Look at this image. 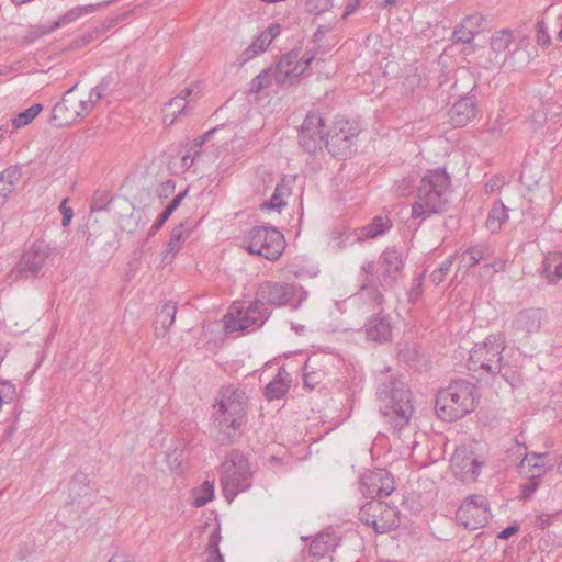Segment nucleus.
Listing matches in <instances>:
<instances>
[{"label": "nucleus", "mask_w": 562, "mask_h": 562, "mask_svg": "<svg viewBox=\"0 0 562 562\" xmlns=\"http://www.w3.org/2000/svg\"><path fill=\"white\" fill-rule=\"evenodd\" d=\"M487 251V248L483 246H473L467 248V250L461 255V260L463 262L468 261L469 267H474L477 265L481 260L484 259L485 252Z\"/></svg>", "instance_id": "43"}, {"label": "nucleus", "mask_w": 562, "mask_h": 562, "mask_svg": "<svg viewBox=\"0 0 562 562\" xmlns=\"http://www.w3.org/2000/svg\"><path fill=\"white\" fill-rule=\"evenodd\" d=\"M331 7V0H307L305 3L306 11L318 15L326 12Z\"/></svg>", "instance_id": "51"}, {"label": "nucleus", "mask_w": 562, "mask_h": 562, "mask_svg": "<svg viewBox=\"0 0 562 562\" xmlns=\"http://www.w3.org/2000/svg\"><path fill=\"white\" fill-rule=\"evenodd\" d=\"M476 387L465 380L451 382L438 392L435 411L442 420L452 422L471 413L476 404Z\"/></svg>", "instance_id": "4"}, {"label": "nucleus", "mask_w": 562, "mask_h": 562, "mask_svg": "<svg viewBox=\"0 0 562 562\" xmlns=\"http://www.w3.org/2000/svg\"><path fill=\"white\" fill-rule=\"evenodd\" d=\"M548 313L543 308H525L513 317L510 324L512 336L520 341L538 333L541 326L547 323Z\"/></svg>", "instance_id": "16"}, {"label": "nucleus", "mask_w": 562, "mask_h": 562, "mask_svg": "<svg viewBox=\"0 0 562 562\" xmlns=\"http://www.w3.org/2000/svg\"><path fill=\"white\" fill-rule=\"evenodd\" d=\"M490 518L487 499L483 495H470L461 503L456 513L457 521L469 530L483 528Z\"/></svg>", "instance_id": "15"}, {"label": "nucleus", "mask_w": 562, "mask_h": 562, "mask_svg": "<svg viewBox=\"0 0 562 562\" xmlns=\"http://www.w3.org/2000/svg\"><path fill=\"white\" fill-rule=\"evenodd\" d=\"M543 277L549 283L554 284L562 279V252H549L542 262Z\"/></svg>", "instance_id": "29"}, {"label": "nucleus", "mask_w": 562, "mask_h": 562, "mask_svg": "<svg viewBox=\"0 0 562 562\" xmlns=\"http://www.w3.org/2000/svg\"><path fill=\"white\" fill-rule=\"evenodd\" d=\"M359 519L376 533H385L398 527V509L387 503L372 499L359 509Z\"/></svg>", "instance_id": "11"}, {"label": "nucleus", "mask_w": 562, "mask_h": 562, "mask_svg": "<svg viewBox=\"0 0 562 562\" xmlns=\"http://www.w3.org/2000/svg\"><path fill=\"white\" fill-rule=\"evenodd\" d=\"M380 267L384 279L395 280L402 267V258L397 250L386 249L380 256Z\"/></svg>", "instance_id": "30"}, {"label": "nucleus", "mask_w": 562, "mask_h": 562, "mask_svg": "<svg viewBox=\"0 0 562 562\" xmlns=\"http://www.w3.org/2000/svg\"><path fill=\"white\" fill-rule=\"evenodd\" d=\"M452 470L456 476L463 482L475 481L481 473L483 462L473 452H456L452 457Z\"/></svg>", "instance_id": "20"}, {"label": "nucleus", "mask_w": 562, "mask_h": 562, "mask_svg": "<svg viewBox=\"0 0 562 562\" xmlns=\"http://www.w3.org/2000/svg\"><path fill=\"white\" fill-rule=\"evenodd\" d=\"M68 201H69V199L65 198L59 205V210L63 214V218H61L63 226H67L74 216L72 209L67 206Z\"/></svg>", "instance_id": "55"}, {"label": "nucleus", "mask_w": 562, "mask_h": 562, "mask_svg": "<svg viewBox=\"0 0 562 562\" xmlns=\"http://www.w3.org/2000/svg\"><path fill=\"white\" fill-rule=\"evenodd\" d=\"M284 370H279L278 374L265 387V396L268 401L282 398L290 389V380Z\"/></svg>", "instance_id": "32"}, {"label": "nucleus", "mask_w": 562, "mask_h": 562, "mask_svg": "<svg viewBox=\"0 0 562 562\" xmlns=\"http://www.w3.org/2000/svg\"><path fill=\"white\" fill-rule=\"evenodd\" d=\"M416 176L408 175L403 179L395 182V191L401 196H409L413 193L415 187Z\"/></svg>", "instance_id": "46"}, {"label": "nucleus", "mask_w": 562, "mask_h": 562, "mask_svg": "<svg viewBox=\"0 0 562 562\" xmlns=\"http://www.w3.org/2000/svg\"><path fill=\"white\" fill-rule=\"evenodd\" d=\"M243 243L251 255L274 261L285 249L283 234L272 226H255L245 233Z\"/></svg>", "instance_id": "8"}, {"label": "nucleus", "mask_w": 562, "mask_h": 562, "mask_svg": "<svg viewBox=\"0 0 562 562\" xmlns=\"http://www.w3.org/2000/svg\"><path fill=\"white\" fill-rule=\"evenodd\" d=\"M360 4V0H348L345 8L342 19H347L348 15L352 14Z\"/></svg>", "instance_id": "59"}, {"label": "nucleus", "mask_w": 562, "mask_h": 562, "mask_svg": "<svg viewBox=\"0 0 562 562\" xmlns=\"http://www.w3.org/2000/svg\"><path fill=\"white\" fill-rule=\"evenodd\" d=\"M289 192L284 181L277 183L271 198L262 204V209L281 211L286 203L283 200L285 193Z\"/></svg>", "instance_id": "38"}, {"label": "nucleus", "mask_w": 562, "mask_h": 562, "mask_svg": "<svg viewBox=\"0 0 562 562\" xmlns=\"http://www.w3.org/2000/svg\"><path fill=\"white\" fill-rule=\"evenodd\" d=\"M248 398L239 387L226 385L221 387L214 404L213 423L217 429L216 441L222 445L234 442L245 424Z\"/></svg>", "instance_id": "2"}, {"label": "nucleus", "mask_w": 562, "mask_h": 562, "mask_svg": "<svg viewBox=\"0 0 562 562\" xmlns=\"http://www.w3.org/2000/svg\"><path fill=\"white\" fill-rule=\"evenodd\" d=\"M42 110H43L42 104H40V103L33 104L32 106H30L26 110L19 113L12 120L13 126L15 128H21V127L29 125L42 112Z\"/></svg>", "instance_id": "39"}, {"label": "nucleus", "mask_w": 562, "mask_h": 562, "mask_svg": "<svg viewBox=\"0 0 562 562\" xmlns=\"http://www.w3.org/2000/svg\"><path fill=\"white\" fill-rule=\"evenodd\" d=\"M194 159L195 157L191 158L190 155H184L182 157V165L186 167H190L193 164Z\"/></svg>", "instance_id": "63"}, {"label": "nucleus", "mask_w": 562, "mask_h": 562, "mask_svg": "<svg viewBox=\"0 0 562 562\" xmlns=\"http://www.w3.org/2000/svg\"><path fill=\"white\" fill-rule=\"evenodd\" d=\"M214 497V485L210 481L203 482L201 485V495H198L194 501L193 505L195 507H202L205 504H207L210 501H212Z\"/></svg>", "instance_id": "45"}, {"label": "nucleus", "mask_w": 562, "mask_h": 562, "mask_svg": "<svg viewBox=\"0 0 562 562\" xmlns=\"http://www.w3.org/2000/svg\"><path fill=\"white\" fill-rule=\"evenodd\" d=\"M75 88L76 86L66 91L61 101L56 103L52 110L50 123L57 127L69 125L81 116V112L77 109V100L71 98Z\"/></svg>", "instance_id": "19"}, {"label": "nucleus", "mask_w": 562, "mask_h": 562, "mask_svg": "<svg viewBox=\"0 0 562 562\" xmlns=\"http://www.w3.org/2000/svg\"><path fill=\"white\" fill-rule=\"evenodd\" d=\"M92 11V7H77L68 11L59 21L55 23V27H59L61 24L70 23L83 14Z\"/></svg>", "instance_id": "48"}, {"label": "nucleus", "mask_w": 562, "mask_h": 562, "mask_svg": "<svg viewBox=\"0 0 562 562\" xmlns=\"http://www.w3.org/2000/svg\"><path fill=\"white\" fill-rule=\"evenodd\" d=\"M516 446L517 451L519 452L520 449L525 450L524 457L518 464L519 468L527 467V476L528 477H536L541 479L549 471L552 470L553 464L549 462L548 460V453H538V452H526L527 447L525 443H520L516 439Z\"/></svg>", "instance_id": "21"}, {"label": "nucleus", "mask_w": 562, "mask_h": 562, "mask_svg": "<svg viewBox=\"0 0 562 562\" xmlns=\"http://www.w3.org/2000/svg\"><path fill=\"white\" fill-rule=\"evenodd\" d=\"M50 255V248L45 241L37 240L26 249L8 273V278L12 282L26 279L40 278L42 270Z\"/></svg>", "instance_id": "10"}, {"label": "nucleus", "mask_w": 562, "mask_h": 562, "mask_svg": "<svg viewBox=\"0 0 562 562\" xmlns=\"http://www.w3.org/2000/svg\"><path fill=\"white\" fill-rule=\"evenodd\" d=\"M271 316L267 306H261L255 299L247 307L233 305L225 315V330L252 331L260 328Z\"/></svg>", "instance_id": "9"}, {"label": "nucleus", "mask_w": 562, "mask_h": 562, "mask_svg": "<svg viewBox=\"0 0 562 562\" xmlns=\"http://www.w3.org/2000/svg\"><path fill=\"white\" fill-rule=\"evenodd\" d=\"M327 128L325 119L317 112H310L299 128V145L310 155L323 151Z\"/></svg>", "instance_id": "14"}, {"label": "nucleus", "mask_w": 562, "mask_h": 562, "mask_svg": "<svg viewBox=\"0 0 562 562\" xmlns=\"http://www.w3.org/2000/svg\"><path fill=\"white\" fill-rule=\"evenodd\" d=\"M280 25L271 24L237 57V64L241 67L259 54L263 53L273 40L280 35Z\"/></svg>", "instance_id": "22"}, {"label": "nucleus", "mask_w": 562, "mask_h": 562, "mask_svg": "<svg viewBox=\"0 0 562 562\" xmlns=\"http://www.w3.org/2000/svg\"><path fill=\"white\" fill-rule=\"evenodd\" d=\"M108 562H128L121 555H113Z\"/></svg>", "instance_id": "64"}, {"label": "nucleus", "mask_w": 562, "mask_h": 562, "mask_svg": "<svg viewBox=\"0 0 562 562\" xmlns=\"http://www.w3.org/2000/svg\"><path fill=\"white\" fill-rule=\"evenodd\" d=\"M269 77H273L271 67L262 70L258 76H256L251 80V82L249 85L248 93L255 94V93L260 92L263 88L267 87V83L263 82V79H267Z\"/></svg>", "instance_id": "47"}, {"label": "nucleus", "mask_w": 562, "mask_h": 562, "mask_svg": "<svg viewBox=\"0 0 562 562\" xmlns=\"http://www.w3.org/2000/svg\"><path fill=\"white\" fill-rule=\"evenodd\" d=\"M518 530H519L518 525H509L498 533V538L503 539V540L509 539L512 536L517 533Z\"/></svg>", "instance_id": "57"}, {"label": "nucleus", "mask_w": 562, "mask_h": 562, "mask_svg": "<svg viewBox=\"0 0 562 562\" xmlns=\"http://www.w3.org/2000/svg\"><path fill=\"white\" fill-rule=\"evenodd\" d=\"M333 367V358L328 355L314 353L308 357L304 364V386L315 389L326 379Z\"/></svg>", "instance_id": "18"}, {"label": "nucleus", "mask_w": 562, "mask_h": 562, "mask_svg": "<svg viewBox=\"0 0 562 562\" xmlns=\"http://www.w3.org/2000/svg\"><path fill=\"white\" fill-rule=\"evenodd\" d=\"M178 207L175 206L171 202H169V204L166 206V209L164 210V214L166 215V217H170L171 214L177 210Z\"/></svg>", "instance_id": "62"}, {"label": "nucleus", "mask_w": 562, "mask_h": 562, "mask_svg": "<svg viewBox=\"0 0 562 562\" xmlns=\"http://www.w3.org/2000/svg\"><path fill=\"white\" fill-rule=\"evenodd\" d=\"M89 482V477L86 473L77 472L74 474L69 483V493L72 503H75L79 497L88 494Z\"/></svg>", "instance_id": "36"}, {"label": "nucleus", "mask_w": 562, "mask_h": 562, "mask_svg": "<svg viewBox=\"0 0 562 562\" xmlns=\"http://www.w3.org/2000/svg\"><path fill=\"white\" fill-rule=\"evenodd\" d=\"M337 546L338 539L334 533L321 532L310 543V553L313 557L321 559L330 551H334Z\"/></svg>", "instance_id": "31"}, {"label": "nucleus", "mask_w": 562, "mask_h": 562, "mask_svg": "<svg viewBox=\"0 0 562 562\" xmlns=\"http://www.w3.org/2000/svg\"><path fill=\"white\" fill-rule=\"evenodd\" d=\"M507 211V207L501 201L493 204L486 218V227L491 233L495 234L499 232L502 225L508 218Z\"/></svg>", "instance_id": "33"}, {"label": "nucleus", "mask_w": 562, "mask_h": 562, "mask_svg": "<svg viewBox=\"0 0 562 562\" xmlns=\"http://www.w3.org/2000/svg\"><path fill=\"white\" fill-rule=\"evenodd\" d=\"M358 240H362V235H359L358 232H351L349 229L338 231L333 237V241L335 243V247L337 249H342L347 245H352Z\"/></svg>", "instance_id": "42"}, {"label": "nucleus", "mask_w": 562, "mask_h": 562, "mask_svg": "<svg viewBox=\"0 0 562 562\" xmlns=\"http://www.w3.org/2000/svg\"><path fill=\"white\" fill-rule=\"evenodd\" d=\"M374 270H375V265L373 261H368V262L363 263L361 267V271L363 273V279L366 277H370L372 280H374L373 279Z\"/></svg>", "instance_id": "60"}, {"label": "nucleus", "mask_w": 562, "mask_h": 562, "mask_svg": "<svg viewBox=\"0 0 562 562\" xmlns=\"http://www.w3.org/2000/svg\"><path fill=\"white\" fill-rule=\"evenodd\" d=\"M307 295L301 285L286 282L265 281L256 290V300L261 306H290L292 310H297Z\"/></svg>", "instance_id": "7"}, {"label": "nucleus", "mask_w": 562, "mask_h": 562, "mask_svg": "<svg viewBox=\"0 0 562 562\" xmlns=\"http://www.w3.org/2000/svg\"><path fill=\"white\" fill-rule=\"evenodd\" d=\"M177 314L175 302H166L157 314L156 330H162V335L173 324Z\"/></svg>", "instance_id": "35"}, {"label": "nucleus", "mask_w": 562, "mask_h": 562, "mask_svg": "<svg viewBox=\"0 0 562 562\" xmlns=\"http://www.w3.org/2000/svg\"><path fill=\"white\" fill-rule=\"evenodd\" d=\"M187 191L188 190H184L180 193H178L170 202L175 205V206H179L182 202V200L184 199L186 194H187Z\"/></svg>", "instance_id": "61"}, {"label": "nucleus", "mask_w": 562, "mask_h": 562, "mask_svg": "<svg viewBox=\"0 0 562 562\" xmlns=\"http://www.w3.org/2000/svg\"><path fill=\"white\" fill-rule=\"evenodd\" d=\"M537 30V44L542 47H548L551 45V37L548 32V26L543 20H540L536 24Z\"/></svg>", "instance_id": "52"}, {"label": "nucleus", "mask_w": 562, "mask_h": 562, "mask_svg": "<svg viewBox=\"0 0 562 562\" xmlns=\"http://www.w3.org/2000/svg\"><path fill=\"white\" fill-rule=\"evenodd\" d=\"M169 217H166L164 213L159 215L157 221L151 225L148 231V237H153L157 234V232L164 226V224L168 221Z\"/></svg>", "instance_id": "56"}, {"label": "nucleus", "mask_w": 562, "mask_h": 562, "mask_svg": "<svg viewBox=\"0 0 562 562\" xmlns=\"http://www.w3.org/2000/svg\"><path fill=\"white\" fill-rule=\"evenodd\" d=\"M184 225L180 223L173 227L170 232L169 241L167 244L166 252L172 255V257L180 250L181 245L184 240Z\"/></svg>", "instance_id": "41"}, {"label": "nucleus", "mask_w": 562, "mask_h": 562, "mask_svg": "<svg viewBox=\"0 0 562 562\" xmlns=\"http://www.w3.org/2000/svg\"><path fill=\"white\" fill-rule=\"evenodd\" d=\"M315 58L312 52L301 54L300 50H291L283 55L274 68L272 75L276 83L280 87H291L305 72Z\"/></svg>", "instance_id": "12"}, {"label": "nucleus", "mask_w": 562, "mask_h": 562, "mask_svg": "<svg viewBox=\"0 0 562 562\" xmlns=\"http://www.w3.org/2000/svg\"><path fill=\"white\" fill-rule=\"evenodd\" d=\"M484 16L481 13H473L464 18L452 33L453 42L470 44L475 35L484 29Z\"/></svg>", "instance_id": "25"}, {"label": "nucleus", "mask_w": 562, "mask_h": 562, "mask_svg": "<svg viewBox=\"0 0 562 562\" xmlns=\"http://www.w3.org/2000/svg\"><path fill=\"white\" fill-rule=\"evenodd\" d=\"M176 189V182L173 180H167L162 182L157 190V194L160 199H167Z\"/></svg>", "instance_id": "54"}, {"label": "nucleus", "mask_w": 562, "mask_h": 562, "mask_svg": "<svg viewBox=\"0 0 562 562\" xmlns=\"http://www.w3.org/2000/svg\"><path fill=\"white\" fill-rule=\"evenodd\" d=\"M376 382L380 413L394 430L401 431L408 425L414 413L412 392L390 368L376 375Z\"/></svg>", "instance_id": "1"}, {"label": "nucleus", "mask_w": 562, "mask_h": 562, "mask_svg": "<svg viewBox=\"0 0 562 562\" xmlns=\"http://www.w3.org/2000/svg\"><path fill=\"white\" fill-rule=\"evenodd\" d=\"M356 301H362L370 310H376L384 304V295L378 284L370 277L362 280L359 291L352 296Z\"/></svg>", "instance_id": "26"}, {"label": "nucleus", "mask_w": 562, "mask_h": 562, "mask_svg": "<svg viewBox=\"0 0 562 562\" xmlns=\"http://www.w3.org/2000/svg\"><path fill=\"white\" fill-rule=\"evenodd\" d=\"M513 42V33L509 30H502L496 32L491 37V48L495 53H503L507 50Z\"/></svg>", "instance_id": "40"}, {"label": "nucleus", "mask_w": 562, "mask_h": 562, "mask_svg": "<svg viewBox=\"0 0 562 562\" xmlns=\"http://www.w3.org/2000/svg\"><path fill=\"white\" fill-rule=\"evenodd\" d=\"M391 228V221L387 217L376 216L373 221L359 229V235L363 238H375L383 235Z\"/></svg>", "instance_id": "34"}, {"label": "nucleus", "mask_w": 562, "mask_h": 562, "mask_svg": "<svg viewBox=\"0 0 562 562\" xmlns=\"http://www.w3.org/2000/svg\"><path fill=\"white\" fill-rule=\"evenodd\" d=\"M359 128L346 119H337L327 130L325 148L335 157H347L352 153Z\"/></svg>", "instance_id": "13"}, {"label": "nucleus", "mask_w": 562, "mask_h": 562, "mask_svg": "<svg viewBox=\"0 0 562 562\" xmlns=\"http://www.w3.org/2000/svg\"><path fill=\"white\" fill-rule=\"evenodd\" d=\"M221 485L228 503L252 485V472L248 460L239 452L232 451L222 463Z\"/></svg>", "instance_id": "6"}, {"label": "nucleus", "mask_w": 562, "mask_h": 562, "mask_svg": "<svg viewBox=\"0 0 562 562\" xmlns=\"http://www.w3.org/2000/svg\"><path fill=\"white\" fill-rule=\"evenodd\" d=\"M192 94V88H184L178 95L172 98L164 108L166 124H172L175 120L186 113L188 98Z\"/></svg>", "instance_id": "28"}, {"label": "nucleus", "mask_w": 562, "mask_h": 562, "mask_svg": "<svg viewBox=\"0 0 562 562\" xmlns=\"http://www.w3.org/2000/svg\"><path fill=\"white\" fill-rule=\"evenodd\" d=\"M111 81L112 80L110 76L104 77L94 88L91 89L89 98L94 104L105 95Z\"/></svg>", "instance_id": "49"}, {"label": "nucleus", "mask_w": 562, "mask_h": 562, "mask_svg": "<svg viewBox=\"0 0 562 562\" xmlns=\"http://www.w3.org/2000/svg\"><path fill=\"white\" fill-rule=\"evenodd\" d=\"M363 328L367 340L375 344H384L392 337L391 318L381 313L371 316Z\"/></svg>", "instance_id": "23"}, {"label": "nucleus", "mask_w": 562, "mask_h": 562, "mask_svg": "<svg viewBox=\"0 0 562 562\" xmlns=\"http://www.w3.org/2000/svg\"><path fill=\"white\" fill-rule=\"evenodd\" d=\"M451 179L445 168L429 169L416 189L411 217L424 222L449 207Z\"/></svg>", "instance_id": "3"}, {"label": "nucleus", "mask_w": 562, "mask_h": 562, "mask_svg": "<svg viewBox=\"0 0 562 562\" xmlns=\"http://www.w3.org/2000/svg\"><path fill=\"white\" fill-rule=\"evenodd\" d=\"M394 488V479L385 470L369 471L361 476V492L366 497H386Z\"/></svg>", "instance_id": "17"}, {"label": "nucleus", "mask_w": 562, "mask_h": 562, "mask_svg": "<svg viewBox=\"0 0 562 562\" xmlns=\"http://www.w3.org/2000/svg\"><path fill=\"white\" fill-rule=\"evenodd\" d=\"M424 273L415 277L412 280L411 288L408 291V301L411 303H416L423 294V284H424Z\"/></svg>", "instance_id": "50"}, {"label": "nucleus", "mask_w": 562, "mask_h": 562, "mask_svg": "<svg viewBox=\"0 0 562 562\" xmlns=\"http://www.w3.org/2000/svg\"><path fill=\"white\" fill-rule=\"evenodd\" d=\"M21 177L22 171L18 166H10L0 173V207L8 202Z\"/></svg>", "instance_id": "27"}, {"label": "nucleus", "mask_w": 562, "mask_h": 562, "mask_svg": "<svg viewBox=\"0 0 562 562\" xmlns=\"http://www.w3.org/2000/svg\"><path fill=\"white\" fill-rule=\"evenodd\" d=\"M476 112L477 109L474 97H463L449 110V122L453 127H463L474 120Z\"/></svg>", "instance_id": "24"}, {"label": "nucleus", "mask_w": 562, "mask_h": 562, "mask_svg": "<svg viewBox=\"0 0 562 562\" xmlns=\"http://www.w3.org/2000/svg\"><path fill=\"white\" fill-rule=\"evenodd\" d=\"M453 259H454V256H450V257L446 258L439 265V267L430 273L431 282H434L435 284H439L445 280L446 276L451 270Z\"/></svg>", "instance_id": "44"}, {"label": "nucleus", "mask_w": 562, "mask_h": 562, "mask_svg": "<svg viewBox=\"0 0 562 562\" xmlns=\"http://www.w3.org/2000/svg\"><path fill=\"white\" fill-rule=\"evenodd\" d=\"M506 348L504 334H491L484 341L475 344L469 352L468 369L482 376L501 373L503 351Z\"/></svg>", "instance_id": "5"}, {"label": "nucleus", "mask_w": 562, "mask_h": 562, "mask_svg": "<svg viewBox=\"0 0 562 562\" xmlns=\"http://www.w3.org/2000/svg\"><path fill=\"white\" fill-rule=\"evenodd\" d=\"M539 487V479L528 477V482L521 485L520 497L530 499Z\"/></svg>", "instance_id": "53"}, {"label": "nucleus", "mask_w": 562, "mask_h": 562, "mask_svg": "<svg viewBox=\"0 0 562 562\" xmlns=\"http://www.w3.org/2000/svg\"><path fill=\"white\" fill-rule=\"evenodd\" d=\"M80 108L79 112H81V116L88 114L94 106V103L89 98L88 100H79L77 101V108Z\"/></svg>", "instance_id": "58"}, {"label": "nucleus", "mask_w": 562, "mask_h": 562, "mask_svg": "<svg viewBox=\"0 0 562 562\" xmlns=\"http://www.w3.org/2000/svg\"><path fill=\"white\" fill-rule=\"evenodd\" d=\"M221 539V530L217 527L209 536V541L206 546L207 562H224L223 555L218 547Z\"/></svg>", "instance_id": "37"}]
</instances>
